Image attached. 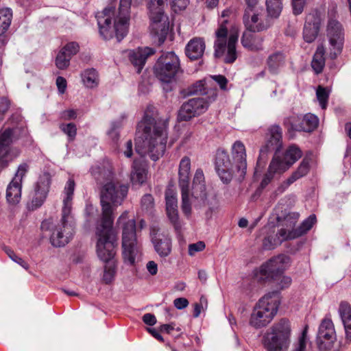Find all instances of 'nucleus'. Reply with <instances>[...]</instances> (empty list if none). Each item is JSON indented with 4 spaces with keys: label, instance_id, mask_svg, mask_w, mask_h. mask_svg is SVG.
Wrapping results in <instances>:
<instances>
[{
    "label": "nucleus",
    "instance_id": "1",
    "mask_svg": "<svg viewBox=\"0 0 351 351\" xmlns=\"http://www.w3.org/2000/svg\"><path fill=\"white\" fill-rule=\"evenodd\" d=\"M92 173L98 181L102 179L106 181L100 193L101 219L96 228L97 253L102 260L106 261L114 254L116 240V234L112 228L113 212L126 197L128 187L114 180L113 173L110 169L101 171L98 167L93 169Z\"/></svg>",
    "mask_w": 351,
    "mask_h": 351
},
{
    "label": "nucleus",
    "instance_id": "2",
    "mask_svg": "<svg viewBox=\"0 0 351 351\" xmlns=\"http://www.w3.org/2000/svg\"><path fill=\"white\" fill-rule=\"evenodd\" d=\"M168 123L167 120L155 119L146 115L138 124L139 134L135 143L136 152L141 156H149L156 161L166 150L168 139Z\"/></svg>",
    "mask_w": 351,
    "mask_h": 351
},
{
    "label": "nucleus",
    "instance_id": "3",
    "mask_svg": "<svg viewBox=\"0 0 351 351\" xmlns=\"http://www.w3.org/2000/svg\"><path fill=\"white\" fill-rule=\"evenodd\" d=\"M75 184L74 180L69 178L64 193L62 217L57 225H53L51 219L44 220L41 223L43 230L51 231L50 241L55 247H62L67 244L75 233V221L72 214V200Z\"/></svg>",
    "mask_w": 351,
    "mask_h": 351
},
{
    "label": "nucleus",
    "instance_id": "4",
    "mask_svg": "<svg viewBox=\"0 0 351 351\" xmlns=\"http://www.w3.org/2000/svg\"><path fill=\"white\" fill-rule=\"evenodd\" d=\"M132 0H121L115 9L112 5L96 15L100 35L106 40L116 36L121 41L128 34Z\"/></svg>",
    "mask_w": 351,
    "mask_h": 351
},
{
    "label": "nucleus",
    "instance_id": "5",
    "mask_svg": "<svg viewBox=\"0 0 351 351\" xmlns=\"http://www.w3.org/2000/svg\"><path fill=\"white\" fill-rule=\"evenodd\" d=\"M224 19L215 32V40L214 43V56L221 59L226 64H232L237 58L236 45L238 41L239 32L237 29L228 31Z\"/></svg>",
    "mask_w": 351,
    "mask_h": 351
},
{
    "label": "nucleus",
    "instance_id": "6",
    "mask_svg": "<svg viewBox=\"0 0 351 351\" xmlns=\"http://www.w3.org/2000/svg\"><path fill=\"white\" fill-rule=\"evenodd\" d=\"M292 326L287 318L275 322L263 336V343L267 351H287L291 343Z\"/></svg>",
    "mask_w": 351,
    "mask_h": 351
},
{
    "label": "nucleus",
    "instance_id": "7",
    "mask_svg": "<svg viewBox=\"0 0 351 351\" xmlns=\"http://www.w3.org/2000/svg\"><path fill=\"white\" fill-rule=\"evenodd\" d=\"M280 304L278 291L269 293L262 297L256 303L250 319V324L255 328L266 326L277 313Z\"/></svg>",
    "mask_w": 351,
    "mask_h": 351
},
{
    "label": "nucleus",
    "instance_id": "8",
    "mask_svg": "<svg viewBox=\"0 0 351 351\" xmlns=\"http://www.w3.org/2000/svg\"><path fill=\"white\" fill-rule=\"evenodd\" d=\"M147 16L150 21L151 33L158 37V42L162 43L169 30V21L165 13L168 0H145Z\"/></svg>",
    "mask_w": 351,
    "mask_h": 351
},
{
    "label": "nucleus",
    "instance_id": "9",
    "mask_svg": "<svg viewBox=\"0 0 351 351\" xmlns=\"http://www.w3.org/2000/svg\"><path fill=\"white\" fill-rule=\"evenodd\" d=\"M156 77L163 84V90L169 92L172 90L171 82L181 71L180 60L173 51L162 53L154 67Z\"/></svg>",
    "mask_w": 351,
    "mask_h": 351
},
{
    "label": "nucleus",
    "instance_id": "10",
    "mask_svg": "<svg viewBox=\"0 0 351 351\" xmlns=\"http://www.w3.org/2000/svg\"><path fill=\"white\" fill-rule=\"evenodd\" d=\"M288 262L289 257L285 255L274 257L261 266L259 271L256 274V278L260 281L276 280L281 289L287 287L291 284V279L282 274L286 269V264Z\"/></svg>",
    "mask_w": 351,
    "mask_h": 351
},
{
    "label": "nucleus",
    "instance_id": "11",
    "mask_svg": "<svg viewBox=\"0 0 351 351\" xmlns=\"http://www.w3.org/2000/svg\"><path fill=\"white\" fill-rule=\"evenodd\" d=\"M117 223L122 225V248L125 261L132 265L137 254L136 221L128 219L127 211L119 217Z\"/></svg>",
    "mask_w": 351,
    "mask_h": 351
},
{
    "label": "nucleus",
    "instance_id": "12",
    "mask_svg": "<svg viewBox=\"0 0 351 351\" xmlns=\"http://www.w3.org/2000/svg\"><path fill=\"white\" fill-rule=\"evenodd\" d=\"M315 342L319 351H342V343L337 341L335 326L330 315L320 321Z\"/></svg>",
    "mask_w": 351,
    "mask_h": 351
},
{
    "label": "nucleus",
    "instance_id": "13",
    "mask_svg": "<svg viewBox=\"0 0 351 351\" xmlns=\"http://www.w3.org/2000/svg\"><path fill=\"white\" fill-rule=\"evenodd\" d=\"M191 160L188 156L183 157L179 165V186L182 193L181 209L184 215L189 217L192 211V201L189 197V184L190 180Z\"/></svg>",
    "mask_w": 351,
    "mask_h": 351
},
{
    "label": "nucleus",
    "instance_id": "14",
    "mask_svg": "<svg viewBox=\"0 0 351 351\" xmlns=\"http://www.w3.org/2000/svg\"><path fill=\"white\" fill-rule=\"evenodd\" d=\"M217 93L216 90L213 91L212 96L209 97V101L204 98H193L184 102L180 107L178 119L181 121H187L195 117H197L205 112L210 102L216 99Z\"/></svg>",
    "mask_w": 351,
    "mask_h": 351
},
{
    "label": "nucleus",
    "instance_id": "15",
    "mask_svg": "<svg viewBox=\"0 0 351 351\" xmlns=\"http://www.w3.org/2000/svg\"><path fill=\"white\" fill-rule=\"evenodd\" d=\"M51 182V176L49 172H44L39 176L27 204L28 210H35L43 204L49 191Z\"/></svg>",
    "mask_w": 351,
    "mask_h": 351
},
{
    "label": "nucleus",
    "instance_id": "16",
    "mask_svg": "<svg viewBox=\"0 0 351 351\" xmlns=\"http://www.w3.org/2000/svg\"><path fill=\"white\" fill-rule=\"evenodd\" d=\"M326 32L330 45V56L332 59H335L341 53L343 48L344 40L343 28L339 21L333 17H330L328 21Z\"/></svg>",
    "mask_w": 351,
    "mask_h": 351
},
{
    "label": "nucleus",
    "instance_id": "17",
    "mask_svg": "<svg viewBox=\"0 0 351 351\" xmlns=\"http://www.w3.org/2000/svg\"><path fill=\"white\" fill-rule=\"evenodd\" d=\"M22 133L21 128H8L0 131V170L5 167L12 160L8 159L10 146L21 137Z\"/></svg>",
    "mask_w": 351,
    "mask_h": 351
},
{
    "label": "nucleus",
    "instance_id": "18",
    "mask_svg": "<svg viewBox=\"0 0 351 351\" xmlns=\"http://www.w3.org/2000/svg\"><path fill=\"white\" fill-rule=\"evenodd\" d=\"M318 123V118L311 113L303 117L293 115L284 120V125L289 132L293 131L311 132L317 127Z\"/></svg>",
    "mask_w": 351,
    "mask_h": 351
},
{
    "label": "nucleus",
    "instance_id": "19",
    "mask_svg": "<svg viewBox=\"0 0 351 351\" xmlns=\"http://www.w3.org/2000/svg\"><path fill=\"white\" fill-rule=\"evenodd\" d=\"M246 149L241 141H235L231 148V158L233 162L234 176L239 181L243 180L247 170Z\"/></svg>",
    "mask_w": 351,
    "mask_h": 351
},
{
    "label": "nucleus",
    "instance_id": "20",
    "mask_svg": "<svg viewBox=\"0 0 351 351\" xmlns=\"http://www.w3.org/2000/svg\"><path fill=\"white\" fill-rule=\"evenodd\" d=\"M216 170L223 183H229L234 176L233 162L224 150H219L217 152Z\"/></svg>",
    "mask_w": 351,
    "mask_h": 351
},
{
    "label": "nucleus",
    "instance_id": "21",
    "mask_svg": "<svg viewBox=\"0 0 351 351\" xmlns=\"http://www.w3.org/2000/svg\"><path fill=\"white\" fill-rule=\"evenodd\" d=\"M299 219V214L298 213H289L285 216H278L277 220L279 222L280 228L278 231V237L280 241H287L294 239L295 238L288 237L292 232L297 230L295 225Z\"/></svg>",
    "mask_w": 351,
    "mask_h": 351
},
{
    "label": "nucleus",
    "instance_id": "22",
    "mask_svg": "<svg viewBox=\"0 0 351 351\" xmlns=\"http://www.w3.org/2000/svg\"><path fill=\"white\" fill-rule=\"evenodd\" d=\"M165 199L167 217L176 231L179 232L182 228V223L179 217L176 196L172 191H168L165 193Z\"/></svg>",
    "mask_w": 351,
    "mask_h": 351
},
{
    "label": "nucleus",
    "instance_id": "23",
    "mask_svg": "<svg viewBox=\"0 0 351 351\" xmlns=\"http://www.w3.org/2000/svg\"><path fill=\"white\" fill-rule=\"evenodd\" d=\"M321 18L318 13H310L306 17L303 29L304 40L308 43L313 42L317 38L321 25Z\"/></svg>",
    "mask_w": 351,
    "mask_h": 351
},
{
    "label": "nucleus",
    "instance_id": "24",
    "mask_svg": "<svg viewBox=\"0 0 351 351\" xmlns=\"http://www.w3.org/2000/svg\"><path fill=\"white\" fill-rule=\"evenodd\" d=\"M269 138L260 150V157L270 150L279 151L282 145V131L278 125H273L268 130Z\"/></svg>",
    "mask_w": 351,
    "mask_h": 351
},
{
    "label": "nucleus",
    "instance_id": "25",
    "mask_svg": "<svg viewBox=\"0 0 351 351\" xmlns=\"http://www.w3.org/2000/svg\"><path fill=\"white\" fill-rule=\"evenodd\" d=\"M152 241L154 249L160 257H167L171 252V239L168 234L158 232L154 228L152 231Z\"/></svg>",
    "mask_w": 351,
    "mask_h": 351
},
{
    "label": "nucleus",
    "instance_id": "26",
    "mask_svg": "<svg viewBox=\"0 0 351 351\" xmlns=\"http://www.w3.org/2000/svg\"><path fill=\"white\" fill-rule=\"evenodd\" d=\"M243 22L247 31L260 32L267 28L268 25L258 23V14L256 8L246 6L243 14Z\"/></svg>",
    "mask_w": 351,
    "mask_h": 351
},
{
    "label": "nucleus",
    "instance_id": "27",
    "mask_svg": "<svg viewBox=\"0 0 351 351\" xmlns=\"http://www.w3.org/2000/svg\"><path fill=\"white\" fill-rule=\"evenodd\" d=\"M206 48L204 40L195 37L192 38L186 45L185 53L191 60H197L202 57Z\"/></svg>",
    "mask_w": 351,
    "mask_h": 351
},
{
    "label": "nucleus",
    "instance_id": "28",
    "mask_svg": "<svg viewBox=\"0 0 351 351\" xmlns=\"http://www.w3.org/2000/svg\"><path fill=\"white\" fill-rule=\"evenodd\" d=\"M154 53L155 51L149 47L138 48L130 53V60L132 64L137 69L138 73L141 71L147 58Z\"/></svg>",
    "mask_w": 351,
    "mask_h": 351
},
{
    "label": "nucleus",
    "instance_id": "29",
    "mask_svg": "<svg viewBox=\"0 0 351 351\" xmlns=\"http://www.w3.org/2000/svg\"><path fill=\"white\" fill-rule=\"evenodd\" d=\"M338 313L344 327L346 337L351 340V305L346 301H341Z\"/></svg>",
    "mask_w": 351,
    "mask_h": 351
},
{
    "label": "nucleus",
    "instance_id": "30",
    "mask_svg": "<svg viewBox=\"0 0 351 351\" xmlns=\"http://www.w3.org/2000/svg\"><path fill=\"white\" fill-rule=\"evenodd\" d=\"M206 197V186L204 184V175L202 169L196 170L192 186V199H204Z\"/></svg>",
    "mask_w": 351,
    "mask_h": 351
},
{
    "label": "nucleus",
    "instance_id": "31",
    "mask_svg": "<svg viewBox=\"0 0 351 351\" xmlns=\"http://www.w3.org/2000/svg\"><path fill=\"white\" fill-rule=\"evenodd\" d=\"M255 32L246 31L243 33L241 42L243 47L252 51L262 50L263 38L256 34Z\"/></svg>",
    "mask_w": 351,
    "mask_h": 351
},
{
    "label": "nucleus",
    "instance_id": "32",
    "mask_svg": "<svg viewBox=\"0 0 351 351\" xmlns=\"http://www.w3.org/2000/svg\"><path fill=\"white\" fill-rule=\"evenodd\" d=\"M310 158L306 156L300 162L297 170L295 171L291 174V176L287 179V180L282 184V186L287 188L289 185L293 184L294 182H295L297 180L306 176L308 173L310 169Z\"/></svg>",
    "mask_w": 351,
    "mask_h": 351
},
{
    "label": "nucleus",
    "instance_id": "33",
    "mask_svg": "<svg viewBox=\"0 0 351 351\" xmlns=\"http://www.w3.org/2000/svg\"><path fill=\"white\" fill-rule=\"evenodd\" d=\"M147 178V172L144 165L137 160H134L131 172V181L133 184H142Z\"/></svg>",
    "mask_w": 351,
    "mask_h": 351
},
{
    "label": "nucleus",
    "instance_id": "34",
    "mask_svg": "<svg viewBox=\"0 0 351 351\" xmlns=\"http://www.w3.org/2000/svg\"><path fill=\"white\" fill-rule=\"evenodd\" d=\"M21 196V183L12 180L6 191V199L10 204L19 202Z\"/></svg>",
    "mask_w": 351,
    "mask_h": 351
},
{
    "label": "nucleus",
    "instance_id": "35",
    "mask_svg": "<svg viewBox=\"0 0 351 351\" xmlns=\"http://www.w3.org/2000/svg\"><path fill=\"white\" fill-rule=\"evenodd\" d=\"M325 49L323 45L318 46L313 56L311 66L317 74L322 72L325 65Z\"/></svg>",
    "mask_w": 351,
    "mask_h": 351
},
{
    "label": "nucleus",
    "instance_id": "36",
    "mask_svg": "<svg viewBox=\"0 0 351 351\" xmlns=\"http://www.w3.org/2000/svg\"><path fill=\"white\" fill-rule=\"evenodd\" d=\"M284 64L285 56L280 52H276L270 55L267 60L268 69L272 73H276Z\"/></svg>",
    "mask_w": 351,
    "mask_h": 351
},
{
    "label": "nucleus",
    "instance_id": "37",
    "mask_svg": "<svg viewBox=\"0 0 351 351\" xmlns=\"http://www.w3.org/2000/svg\"><path fill=\"white\" fill-rule=\"evenodd\" d=\"M315 222L316 216L315 215H311L298 228H297V230L289 233L290 234L288 237L296 239L301 237L306 234L313 227Z\"/></svg>",
    "mask_w": 351,
    "mask_h": 351
},
{
    "label": "nucleus",
    "instance_id": "38",
    "mask_svg": "<svg viewBox=\"0 0 351 351\" xmlns=\"http://www.w3.org/2000/svg\"><path fill=\"white\" fill-rule=\"evenodd\" d=\"M84 84L88 88L96 87L99 84V76L97 71L94 69L85 70L82 74Z\"/></svg>",
    "mask_w": 351,
    "mask_h": 351
},
{
    "label": "nucleus",
    "instance_id": "39",
    "mask_svg": "<svg viewBox=\"0 0 351 351\" xmlns=\"http://www.w3.org/2000/svg\"><path fill=\"white\" fill-rule=\"evenodd\" d=\"M302 152L295 145H290L286 150L283 159L289 167L302 157Z\"/></svg>",
    "mask_w": 351,
    "mask_h": 351
},
{
    "label": "nucleus",
    "instance_id": "40",
    "mask_svg": "<svg viewBox=\"0 0 351 351\" xmlns=\"http://www.w3.org/2000/svg\"><path fill=\"white\" fill-rule=\"evenodd\" d=\"M12 12L10 8L0 9V36L3 35L10 25Z\"/></svg>",
    "mask_w": 351,
    "mask_h": 351
},
{
    "label": "nucleus",
    "instance_id": "41",
    "mask_svg": "<svg viewBox=\"0 0 351 351\" xmlns=\"http://www.w3.org/2000/svg\"><path fill=\"white\" fill-rule=\"evenodd\" d=\"M289 168V166L284 159H281L279 156H274L269 165L268 170L274 174H281Z\"/></svg>",
    "mask_w": 351,
    "mask_h": 351
},
{
    "label": "nucleus",
    "instance_id": "42",
    "mask_svg": "<svg viewBox=\"0 0 351 351\" xmlns=\"http://www.w3.org/2000/svg\"><path fill=\"white\" fill-rule=\"evenodd\" d=\"M116 241H117V239L114 241V247H116V245H117ZM113 251H114V254H113L112 257L110 258L109 260L104 261V260H102L99 256H98L102 261H104L105 263H108V265L105 266L104 274V276H103L104 280L107 284L110 283L112 280V279L114 276V274H115L114 265L111 261L115 254V247H114ZM97 256H99L97 252Z\"/></svg>",
    "mask_w": 351,
    "mask_h": 351
},
{
    "label": "nucleus",
    "instance_id": "43",
    "mask_svg": "<svg viewBox=\"0 0 351 351\" xmlns=\"http://www.w3.org/2000/svg\"><path fill=\"white\" fill-rule=\"evenodd\" d=\"M265 4L269 16L271 18L279 16L282 9V1L266 0Z\"/></svg>",
    "mask_w": 351,
    "mask_h": 351
},
{
    "label": "nucleus",
    "instance_id": "44",
    "mask_svg": "<svg viewBox=\"0 0 351 351\" xmlns=\"http://www.w3.org/2000/svg\"><path fill=\"white\" fill-rule=\"evenodd\" d=\"M71 59L69 55L60 49L56 58V66L59 69L64 70L69 66Z\"/></svg>",
    "mask_w": 351,
    "mask_h": 351
},
{
    "label": "nucleus",
    "instance_id": "45",
    "mask_svg": "<svg viewBox=\"0 0 351 351\" xmlns=\"http://www.w3.org/2000/svg\"><path fill=\"white\" fill-rule=\"evenodd\" d=\"M308 330V326L306 324L298 339V343L293 351H305L306 348V343L308 341L307 334Z\"/></svg>",
    "mask_w": 351,
    "mask_h": 351
},
{
    "label": "nucleus",
    "instance_id": "46",
    "mask_svg": "<svg viewBox=\"0 0 351 351\" xmlns=\"http://www.w3.org/2000/svg\"><path fill=\"white\" fill-rule=\"evenodd\" d=\"M60 129L68 136L69 140L73 141L77 134V128L75 124L73 123L64 124L62 123L60 125Z\"/></svg>",
    "mask_w": 351,
    "mask_h": 351
},
{
    "label": "nucleus",
    "instance_id": "47",
    "mask_svg": "<svg viewBox=\"0 0 351 351\" xmlns=\"http://www.w3.org/2000/svg\"><path fill=\"white\" fill-rule=\"evenodd\" d=\"M317 98L322 106V109H325L327 106L328 99V93L325 88L319 86L316 91Z\"/></svg>",
    "mask_w": 351,
    "mask_h": 351
},
{
    "label": "nucleus",
    "instance_id": "48",
    "mask_svg": "<svg viewBox=\"0 0 351 351\" xmlns=\"http://www.w3.org/2000/svg\"><path fill=\"white\" fill-rule=\"evenodd\" d=\"M280 241V238L278 237V231L277 232L275 238L271 237H267L264 239L263 242V245L266 250H271L274 249L278 245L281 244L284 241Z\"/></svg>",
    "mask_w": 351,
    "mask_h": 351
},
{
    "label": "nucleus",
    "instance_id": "49",
    "mask_svg": "<svg viewBox=\"0 0 351 351\" xmlns=\"http://www.w3.org/2000/svg\"><path fill=\"white\" fill-rule=\"evenodd\" d=\"M205 80H199L195 83L189 89V95H204L205 92Z\"/></svg>",
    "mask_w": 351,
    "mask_h": 351
},
{
    "label": "nucleus",
    "instance_id": "50",
    "mask_svg": "<svg viewBox=\"0 0 351 351\" xmlns=\"http://www.w3.org/2000/svg\"><path fill=\"white\" fill-rule=\"evenodd\" d=\"M4 252L7 254V255L14 262L17 263L20 265H21L25 269H27L29 267L28 264L23 261L21 258L18 257L16 254L12 250H11L8 247H3Z\"/></svg>",
    "mask_w": 351,
    "mask_h": 351
},
{
    "label": "nucleus",
    "instance_id": "51",
    "mask_svg": "<svg viewBox=\"0 0 351 351\" xmlns=\"http://www.w3.org/2000/svg\"><path fill=\"white\" fill-rule=\"evenodd\" d=\"M61 50H62L66 54L69 55L71 58L75 55L80 50V45L76 42H70L68 43L64 47H63Z\"/></svg>",
    "mask_w": 351,
    "mask_h": 351
},
{
    "label": "nucleus",
    "instance_id": "52",
    "mask_svg": "<svg viewBox=\"0 0 351 351\" xmlns=\"http://www.w3.org/2000/svg\"><path fill=\"white\" fill-rule=\"evenodd\" d=\"M199 201L202 202L204 205H207L209 206V210L210 211L214 210L218 205V199L217 196L215 193L211 194L209 195V197L207 198L206 196L204 199H199Z\"/></svg>",
    "mask_w": 351,
    "mask_h": 351
},
{
    "label": "nucleus",
    "instance_id": "53",
    "mask_svg": "<svg viewBox=\"0 0 351 351\" xmlns=\"http://www.w3.org/2000/svg\"><path fill=\"white\" fill-rule=\"evenodd\" d=\"M28 170H29V165L27 163L21 164L19 166L17 171H16L15 176L12 180L22 183L23 178L25 176V174L28 171Z\"/></svg>",
    "mask_w": 351,
    "mask_h": 351
},
{
    "label": "nucleus",
    "instance_id": "54",
    "mask_svg": "<svg viewBox=\"0 0 351 351\" xmlns=\"http://www.w3.org/2000/svg\"><path fill=\"white\" fill-rule=\"evenodd\" d=\"M154 206V198L149 194L145 195L141 199V208L143 210L149 211Z\"/></svg>",
    "mask_w": 351,
    "mask_h": 351
},
{
    "label": "nucleus",
    "instance_id": "55",
    "mask_svg": "<svg viewBox=\"0 0 351 351\" xmlns=\"http://www.w3.org/2000/svg\"><path fill=\"white\" fill-rule=\"evenodd\" d=\"M205 243L203 241H198L189 245V254L194 256L196 252H202L205 249Z\"/></svg>",
    "mask_w": 351,
    "mask_h": 351
},
{
    "label": "nucleus",
    "instance_id": "56",
    "mask_svg": "<svg viewBox=\"0 0 351 351\" xmlns=\"http://www.w3.org/2000/svg\"><path fill=\"white\" fill-rule=\"evenodd\" d=\"M306 0H292L293 12L295 15L300 14L304 10Z\"/></svg>",
    "mask_w": 351,
    "mask_h": 351
},
{
    "label": "nucleus",
    "instance_id": "57",
    "mask_svg": "<svg viewBox=\"0 0 351 351\" xmlns=\"http://www.w3.org/2000/svg\"><path fill=\"white\" fill-rule=\"evenodd\" d=\"M10 101L5 97L0 98V123L4 119L5 113L10 108Z\"/></svg>",
    "mask_w": 351,
    "mask_h": 351
},
{
    "label": "nucleus",
    "instance_id": "58",
    "mask_svg": "<svg viewBox=\"0 0 351 351\" xmlns=\"http://www.w3.org/2000/svg\"><path fill=\"white\" fill-rule=\"evenodd\" d=\"M120 125L118 123L113 122L111 124V128L108 132V135L113 141H117L119 138V134L118 132V129L119 128Z\"/></svg>",
    "mask_w": 351,
    "mask_h": 351
},
{
    "label": "nucleus",
    "instance_id": "59",
    "mask_svg": "<svg viewBox=\"0 0 351 351\" xmlns=\"http://www.w3.org/2000/svg\"><path fill=\"white\" fill-rule=\"evenodd\" d=\"M210 77L215 81L219 86L220 88L223 90H227L228 80L222 75H212Z\"/></svg>",
    "mask_w": 351,
    "mask_h": 351
},
{
    "label": "nucleus",
    "instance_id": "60",
    "mask_svg": "<svg viewBox=\"0 0 351 351\" xmlns=\"http://www.w3.org/2000/svg\"><path fill=\"white\" fill-rule=\"evenodd\" d=\"M189 0H170L172 8L176 12L184 9Z\"/></svg>",
    "mask_w": 351,
    "mask_h": 351
},
{
    "label": "nucleus",
    "instance_id": "61",
    "mask_svg": "<svg viewBox=\"0 0 351 351\" xmlns=\"http://www.w3.org/2000/svg\"><path fill=\"white\" fill-rule=\"evenodd\" d=\"M56 85H57L58 89V91L60 92V93L63 94L65 93L66 89L67 83H66V80L64 77L58 76L56 78Z\"/></svg>",
    "mask_w": 351,
    "mask_h": 351
},
{
    "label": "nucleus",
    "instance_id": "62",
    "mask_svg": "<svg viewBox=\"0 0 351 351\" xmlns=\"http://www.w3.org/2000/svg\"><path fill=\"white\" fill-rule=\"evenodd\" d=\"M274 175L275 174L271 172L269 170H267V172L265 174L261 182V187L262 189L265 188L269 184V183H270L271 181L274 179Z\"/></svg>",
    "mask_w": 351,
    "mask_h": 351
},
{
    "label": "nucleus",
    "instance_id": "63",
    "mask_svg": "<svg viewBox=\"0 0 351 351\" xmlns=\"http://www.w3.org/2000/svg\"><path fill=\"white\" fill-rule=\"evenodd\" d=\"M173 304L178 309H183L189 305V301L184 298H178L174 300Z\"/></svg>",
    "mask_w": 351,
    "mask_h": 351
},
{
    "label": "nucleus",
    "instance_id": "64",
    "mask_svg": "<svg viewBox=\"0 0 351 351\" xmlns=\"http://www.w3.org/2000/svg\"><path fill=\"white\" fill-rule=\"evenodd\" d=\"M143 321L149 326H154L156 323V318L153 314L146 313L143 316Z\"/></svg>",
    "mask_w": 351,
    "mask_h": 351
}]
</instances>
